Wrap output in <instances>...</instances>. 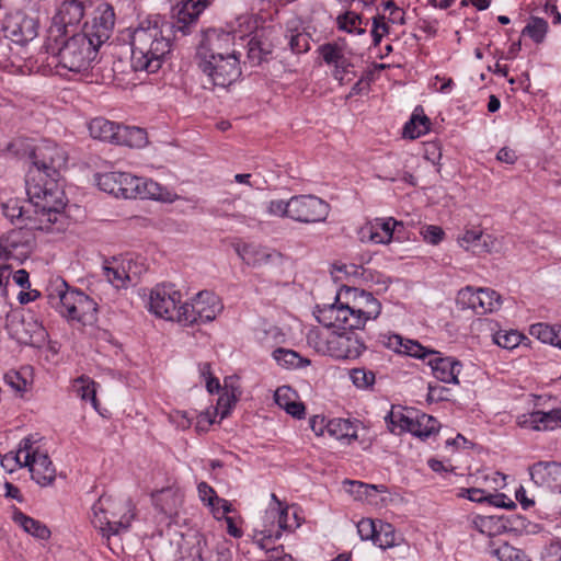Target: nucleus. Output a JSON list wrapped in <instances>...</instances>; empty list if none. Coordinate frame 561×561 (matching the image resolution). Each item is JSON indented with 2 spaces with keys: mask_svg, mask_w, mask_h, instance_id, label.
<instances>
[{
  "mask_svg": "<svg viewBox=\"0 0 561 561\" xmlns=\"http://www.w3.org/2000/svg\"><path fill=\"white\" fill-rule=\"evenodd\" d=\"M195 61L204 73L210 76V43L208 30L201 32V41L196 48Z\"/></svg>",
  "mask_w": 561,
  "mask_h": 561,
  "instance_id": "nucleus-44",
  "label": "nucleus"
},
{
  "mask_svg": "<svg viewBox=\"0 0 561 561\" xmlns=\"http://www.w3.org/2000/svg\"><path fill=\"white\" fill-rule=\"evenodd\" d=\"M458 304L478 314L493 312L501 307V296L493 289L466 287L458 293Z\"/></svg>",
  "mask_w": 561,
  "mask_h": 561,
  "instance_id": "nucleus-18",
  "label": "nucleus"
},
{
  "mask_svg": "<svg viewBox=\"0 0 561 561\" xmlns=\"http://www.w3.org/2000/svg\"><path fill=\"white\" fill-rule=\"evenodd\" d=\"M181 318L178 323L185 327L206 324L210 320V291L201 290L190 301L181 302Z\"/></svg>",
  "mask_w": 561,
  "mask_h": 561,
  "instance_id": "nucleus-20",
  "label": "nucleus"
},
{
  "mask_svg": "<svg viewBox=\"0 0 561 561\" xmlns=\"http://www.w3.org/2000/svg\"><path fill=\"white\" fill-rule=\"evenodd\" d=\"M378 524L370 518H363L357 523V531L362 540H371L376 536Z\"/></svg>",
  "mask_w": 561,
  "mask_h": 561,
  "instance_id": "nucleus-61",
  "label": "nucleus"
},
{
  "mask_svg": "<svg viewBox=\"0 0 561 561\" xmlns=\"http://www.w3.org/2000/svg\"><path fill=\"white\" fill-rule=\"evenodd\" d=\"M215 392L219 397L213 415V423L217 415H219L220 421L227 417L239 400L241 394L239 378L237 376H228L224 379V385L221 386L219 380L213 377V394Z\"/></svg>",
  "mask_w": 561,
  "mask_h": 561,
  "instance_id": "nucleus-21",
  "label": "nucleus"
},
{
  "mask_svg": "<svg viewBox=\"0 0 561 561\" xmlns=\"http://www.w3.org/2000/svg\"><path fill=\"white\" fill-rule=\"evenodd\" d=\"M26 194L33 207L32 215L26 216L31 228L44 233L59 232L66 228L68 201L59 176H46L38 170H28Z\"/></svg>",
  "mask_w": 561,
  "mask_h": 561,
  "instance_id": "nucleus-1",
  "label": "nucleus"
},
{
  "mask_svg": "<svg viewBox=\"0 0 561 561\" xmlns=\"http://www.w3.org/2000/svg\"><path fill=\"white\" fill-rule=\"evenodd\" d=\"M318 53L324 64L332 68V77L340 84L350 83L356 77L353 54L344 42L324 43L318 47Z\"/></svg>",
  "mask_w": 561,
  "mask_h": 561,
  "instance_id": "nucleus-13",
  "label": "nucleus"
},
{
  "mask_svg": "<svg viewBox=\"0 0 561 561\" xmlns=\"http://www.w3.org/2000/svg\"><path fill=\"white\" fill-rule=\"evenodd\" d=\"M236 511L237 508L229 501L219 497L215 490H213V518L216 519L220 527H224L226 518Z\"/></svg>",
  "mask_w": 561,
  "mask_h": 561,
  "instance_id": "nucleus-46",
  "label": "nucleus"
},
{
  "mask_svg": "<svg viewBox=\"0 0 561 561\" xmlns=\"http://www.w3.org/2000/svg\"><path fill=\"white\" fill-rule=\"evenodd\" d=\"M49 304L68 321L92 325L98 320V302L81 290L58 282L48 294Z\"/></svg>",
  "mask_w": 561,
  "mask_h": 561,
  "instance_id": "nucleus-6",
  "label": "nucleus"
},
{
  "mask_svg": "<svg viewBox=\"0 0 561 561\" xmlns=\"http://www.w3.org/2000/svg\"><path fill=\"white\" fill-rule=\"evenodd\" d=\"M430 118L424 114L422 106H416L403 127V136L410 139L419 138L430 130Z\"/></svg>",
  "mask_w": 561,
  "mask_h": 561,
  "instance_id": "nucleus-39",
  "label": "nucleus"
},
{
  "mask_svg": "<svg viewBox=\"0 0 561 561\" xmlns=\"http://www.w3.org/2000/svg\"><path fill=\"white\" fill-rule=\"evenodd\" d=\"M416 411L392 407L385 420L389 431L396 435L409 432Z\"/></svg>",
  "mask_w": 561,
  "mask_h": 561,
  "instance_id": "nucleus-34",
  "label": "nucleus"
},
{
  "mask_svg": "<svg viewBox=\"0 0 561 561\" xmlns=\"http://www.w3.org/2000/svg\"><path fill=\"white\" fill-rule=\"evenodd\" d=\"M325 333H317L320 342L318 351L340 359H354L362 355L366 348L363 339L355 329L327 328Z\"/></svg>",
  "mask_w": 561,
  "mask_h": 561,
  "instance_id": "nucleus-9",
  "label": "nucleus"
},
{
  "mask_svg": "<svg viewBox=\"0 0 561 561\" xmlns=\"http://www.w3.org/2000/svg\"><path fill=\"white\" fill-rule=\"evenodd\" d=\"M439 423L433 416L415 412L409 433L422 439L430 437L438 431Z\"/></svg>",
  "mask_w": 561,
  "mask_h": 561,
  "instance_id": "nucleus-41",
  "label": "nucleus"
},
{
  "mask_svg": "<svg viewBox=\"0 0 561 561\" xmlns=\"http://www.w3.org/2000/svg\"><path fill=\"white\" fill-rule=\"evenodd\" d=\"M458 243L465 250H472L474 253H490L495 240L490 234H483L480 229H469L458 238Z\"/></svg>",
  "mask_w": 561,
  "mask_h": 561,
  "instance_id": "nucleus-31",
  "label": "nucleus"
},
{
  "mask_svg": "<svg viewBox=\"0 0 561 561\" xmlns=\"http://www.w3.org/2000/svg\"><path fill=\"white\" fill-rule=\"evenodd\" d=\"M537 417L540 423V431H553L561 427V408L550 411H537Z\"/></svg>",
  "mask_w": 561,
  "mask_h": 561,
  "instance_id": "nucleus-53",
  "label": "nucleus"
},
{
  "mask_svg": "<svg viewBox=\"0 0 561 561\" xmlns=\"http://www.w3.org/2000/svg\"><path fill=\"white\" fill-rule=\"evenodd\" d=\"M272 542H267L266 548H261L264 550V558L261 561H293L290 554L285 552L282 546L271 547Z\"/></svg>",
  "mask_w": 561,
  "mask_h": 561,
  "instance_id": "nucleus-60",
  "label": "nucleus"
},
{
  "mask_svg": "<svg viewBox=\"0 0 561 561\" xmlns=\"http://www.w3.org/2000/svg\"><path fill=\"white\" fill-rule=\"evenodd\" d=\"M151 496L156 508L170 520H174L180 515L184 494L178 485L158 490Z\"/></svg>",
  "mask_w": 561,
  "mask_h": 561,
  "instance_id": "nucleus-24",
  "label": "nucleus"
},
{
  "mask_svg": "<svg viewBox=\"0 0 561 561\" xmlns=\"http://www.w3.org/2000/svg\"><path fill=\"white\" fill-rule=\"evenodd\" d=\"M542 561H561V540H553L546 546Z\"/></svg>",
  "mask_w": 561,
  "mask_h": 561,
  "instance_id": "nucleus-64",
  "label": "nucleus"
},
{
  "mask_svg": "<svg viewBox=\"0 0 561 561\" xmlns=\"http://www.w3.org/2000/svg\"><path fill=\"white\" fill-rule=\"evenodd\" d=\"M291 220L302 224L323 222L330 214V205L314 195L291 196Z\"/></svg>",
  "mask_w": 561,
  "mask_h": 561,
  "instance_id": "nucleus-16",
  "label": "nucleus"
},
{
  "mask_svg": "<svg viewBox=\"0 0 561 561\" xmlns=\"http://www.w3.org/2000/svg\"><path fill=\"white\" fill-rule=\"evenodd\" d=\"M116 145L141 149L148 145V135L144 128L119 125L116 134Z\"/></svg>",
  "mask_w": 561,
  "mask_h": 561,
  "instance_id": "nucleus-35",
  "label": "nucleus"
},
{
  "mask_svg": "<svg viewBox=\"0 0 561 561\" xmlns=\"http://www.w3.org/2000/svg\"><path fill=\"white\" fill-rule=\"evenodd\" d=\"M118 128V124L103 117H96L89 123L91 137L111 144H116V134Z\"/></svg>",
  "mask_w": 561,
  "mask_h": 561,
  "instance_id": "nucleus-37",
  "label": "nucleus"
},
{
  "mask_svg": "<svg viewBox=\"0 0 561 561\" xmlns=\"http://www.w3.org/2000/svg\"><path fill=\"white\" fill-rule=\"evenodd\" d=\"M102 270L115 289H127L139 278L144 266L131 257H112L103 262Z\"/></svg>",
  "mask_w": 561,
  "mask_h": 561,
  "instance_id": "nucleus-15",
  "label": "nucleus"
},
{
  "mask_svg": "<svg viewBox=\"0 0 561 561\" xmlns=\"http://www.w3.org/2000/svg\"><path fill=\"white\" fill-rule=\"evenodd\" d=\"M98 388L99 385L88 376H80L72 382V389L77 397L84 402H89L95 411L99 410L100 405L96 399Z\"/></svg>",
  "mask_w": 561,
  "mask_h": 561,
  "instance_id": "nucleus-38",
  "label": "nucleus"
},
{
  "mask_svg": "<svg viewBox=\"0 0 561 561\" xmlns=\"http://www.w3.org/2000/svg\"><path fill=\"white\" fill-rule=\"evenodd\" d=\"M99 46L83 33L71 34L57 41L46 37L45 49L58 69L72 72L87 70L98 56Z\"/></svg>",
  "mask_w": 561,
  "mask_h": 561,
  "instance_id": "nucleus-5",
  "label": "nucleus"
},
{
  "mask_svg": "<svg viewBox=\"0 0 561 561\" xmlns=\"http://www.w3.org/2000/svg\"><path fill=\"white\" fill-rule=\"evenodd\" d=\"M19 468H27L32 480L41 486H49L56 479V468L41 444L38 435H28L18 445Z\"/></svg>",
  "mask_w": 561,
  "mask_h": 561,
  "instance_id": "nucleus-7",
  "label": "nucleus"
},
{
  "mask_svg": "<svg viewBox=\"0 0 561 561\" xmlns=\"http://www.w3.org/2000/svg\"><path fill=\"white\" fill-rule=\"evenodd\" d=\"M548 31V23L540 18H533L524 27L523 35H528L535 43L543 42Z\"/></svg>",
  "mask_w": 561,
  "mask_h": 561,
  "instance_id": "nucleus-50",
  "label": "nucleus"
},
{
  "mask_svg": "<svg viewBox=\"0 0 561 561\" xmlns=\"http://www.w3.org/2000/svg\"><path fill=\"white\" fill-rule=\"evenodd\" d=\"M427 364L432 368L433 375L446 383L458 385V375L461 370V363L454 357H442L438 352H433Z\"/></svg>",
  "mask_w": 561,
  "mask_h": 561,
  "instance_id": "nucleus-27",
  "label": "nucleus"
},
{
  "mask_svg": "<svg viewBox=\"0 0 561 561\" xmlns=\"http://www.w3.org/2000/svg\"><path fill=\"white\" fill-rule=\"evenodd\" d=\"M106 497L113 505L107 513L112 519V527L115 528L118 535L121 531L129 528L135 517V507L129 500L114 499L112 496Z\"/></svg>",
  "mask_w": 561,
  "mask_h": 561,
  "instance_id": "nucleus-29",
  "label": "nucleus"
},
{
  "mask_svg": "<svg viewBox=\"0 0 561 561\" xmlns=\"http://www.w3.org/2000/svg\"><path fill=\"white\" fill-rule=\"evenodd\" d=\"M362 23H363L362 16L354 12H351V11H348L337 18L339 27L348 33L355 32L358 35L364 34L365 28L360 27Z\"/></svg>",
  "mask_w": 561,
  "mask_h": 561,
  "instance_id": "nucleus-52",
  "label": "nucleus"
},
{
  "mask_svg": "<svg viewBox=\"0 0 561 561\" xmlns=\"http://www.w3.org/2000/svg\"><path fill=\"white\" fill-rule=\"evenodd\" d=\"M146 297V307L154 317L176 323L187 319L180 316L182 293L174 284H158L149 289Z\"/></svg>",
  "mask_w": 561,
  "mask_h": 561,
  "instance_id": "nucleus-11",
  "label": "nucleus"
},
{
  "mask_svg": "<svg viewBox=\"0 0 561 561\" xmlns=\"http://www.w3.org/2000/svg\"><path fill=\"white\" fill-rule=\"evenodd\" d=\"M288 508L280 510L278 514V525L274 527L275 514L273 512L266 514V519L272 522V528L264 526L263 529H255L253 534V542L259 548H266L267 542L274 543L282 536V530L289 528L287 525Z\"/></svg>",
  "mask_w": 561,
  "mask_h": 561,
  "instance_id": "nucleus-30",
  "label": "nucleus"
},
{
  "mask_svg": "<svg viewBox=\"0 0 561 561\" xmlns=\"http://www.w3.org/2000/svg\"><path fill=\"white\" fill-rule=\"evenodd\" d=\"M421 234L427 243L438 244L445 237L444 230L434 225L425 226L421 229Z\"/></svg>",
  "mask_w": 561,
  "mask_h": 561,
  "instance_id": "nucleus-63",
  "label": "nucleus"
},
{
  "mask_svg": "<svg viewBox=\"0 0 561 561\" xmlns=\"http://www.w3.org/2000/svg\"><path fill=\"white\" fill-rule=\"evenodd\" d=\"M22 199L9 198L1 204L2 214L12 222L18 219H23L26 222V217L24 218V216L27 211L24 209Z\"/></svg>",
  "mask_w": 561,
  "mask_h": 561,
  "instance_id": "nucleus-49",
  "label": "nucleus"
},
{
  "mask_svg": "<svg viewBox=\"0 0 561 561\" xmlns=\"http://www.w3.org/2000/svg\"><path fill=\"white\" fill-rule=\"evenodd\" d=\"M401 539L391 524L379 522L373 542L381 549H388L400 545Z\"/></svg>",
  "mask_w": 561,
  "mask_h": 561,
  "instance_id": "nucleus-42",
  "label": "nucleus"
},
{
  "mask_svg": "<svg viewBox=\"0 0 561 561\" xmlns=\"http://www.w3.org/2000/svg\"><path fill=\"white\" fill-rule=\"evenodd\" d=\"M209 0H181L172 8V31H179L183 35L191 33L197 23L199 15L205 11Z\"/></svg>",
  "mask_w": 561,
  "mask_h": 561,
  "instance_id": "nucleus-19",
  "label": "nucleus"
},
{
  "mask_svg": "<svg viewBox=\"0 0 561 561\" xmlns=\"http://www.w3.org/2000/svg\"><path fill=\"white\" fill-rule=\"evenodd\" d=\"M171 24L160 14L141 19L129 30L130 65L135 71L156 73L173 50Z\"/></svg>",
  "mask_w": 561,
  "mask_h": 561,
  "instance_id": "nucleus-2",
  "label": "nucleus"
},
{
  "mask_svg": "<svg viewBox=\"0 0 561 561\" xmlns=\"http://www.w3.org/2000/svg\"><path fill=\"white\" fill-rule=\"evenodd\" d=\"M84 10L83 1L67 0L61 2L51 18L46 37H48L49 41H57L58 38L75 34V28L81 22Z\"/></svg>",
  "mask_w": 561,
  "mask_h": 561,
  "instance_id": "nucleus-14",
  "label": "nucleus"
},
{
  "mask_svg": "<svg viewBox=\"0 0 561 561\" xmlns=\"http://www.w3.org/2000/svg\"><path fill=\"white\" fill-rule=\"evenodd\" d=\"M5 330L18 343L42 347L48 334L38 317L32 311L13 310L7 314Z\"/></svg>",
  "mask_w": 561,
  "mask_h": 561,
  "instance_id": "nucleus-10",
  "label": "nucleus"
},
{
  "mask_svg": "<svg viewBox=\"0 0 561 561\" xmlns=\"http://www.w3.org/2000/svg\"><path fill=\"white\" fill-rule=\"evenodd\" d=\"M238 255L248 265L264 266L282 259L279 252L256 244L244 243L237 247Z\"/></svg>",
  "mask_w": 561,
  "mask_h": 561,
  "instance_id": "nucleus-28",
  "label": "nucleus"
},
{
  "mask_svg": "<svg viewBox=\"0 0 561 561\" xmlns=\"http://www.w3.org/2000/svg\"><path fill=\"white\" fill-rule=\"evenodd\" d=\"M112 506L113 505L107 501V497L103 495L92 505L91 508V523L104 537L117 535L115 528L112 527V519L107 513Z\"/></svg>",
  "mask_w": 561,
  "mask_h": 561,
  "instance_id": "nucleus-32",
  "label": "nucleus"
},
{
  "mask_svg": "<svg viewBox=\"0 0 561 561\" xmlns=\"http://www.w3.org/2000/svg\"><path fill=\"white\" fill-rule=\"evenodd\" d=\"M242 524L243 519L237 510L226 518L224 527L221 528L225 529L229 536L233 538H241L243 536Z\"/></svg>",
  "mask_w": 561,
  "mask_h": 561,
  "instance_id": "nucleus-57",
  "label": "nucleus"
},
{
  "mask_svg": "<svg viewBox=\"0 0 561 561\" xmlns=\"http://www.w3.org/2000/svg\"><path fill=\"white\" fill-rule=\"evenodd\" d=\"M98 187L115 197L153 199L173 203L179 196L170 187L149 178L137 176L128 172L110 171L95 175Z\"/></svg>",
  "mask_w": 561,
  "mask_h": 561,
  "instance_id": "nucleus-4",
  "label": "nucleus"
},
{
  "mask_svg": "<svg viewBox=\"0 0 561 561\" xmlns=\"http://www.w3.org/2000/svg\"><path fill=\"white\" fill-rule=\"evenodd\" d=\"M493 342L500 347L506 350H513L519 345L522 341V334L517 331H497L492 336Z\"/></svg>",
  "mask_w": 561,
  "mask_h": 561,
  "instance_id": "nucleus-54",
  "label": "nucleus"
},
{
  "mask_svg": "<svg viewBox=\"0 0 561 561\" xmlns=\"http://www.w3.org/2000/svg\"><path fill=\"white\" fill-rule=\"evenodd\" d=\"M8 152L15 157H22L30 151L32 167L30 170H38L46 176H59V170L67 163V156L62 148L49 140H43L32 150L24 139H15L7 147Z\"/></svg>",
  "mask_w": 561,
  "mask_h": 561,
  "instance_id": "nucleus-8",
  "label": "nucleus"
},
{
  "mask_svg": "<svg viewBox=\"0 0 561 561\" xmlns=\"http://www.w3.org/2000/svg\"><path fill=\"white\" fill-rule=\"evenodd\" d=\"M350 377L352 382L360 389H366L374 385L375 375L370 370H366L365 368H354L350 371Z\"/></svg>",
  "mask_w": 561,
  "mask_h": 561,
  "instance_id": "nucleus-56",
  "label": "nucleus"
},
{
  "mask_svg": "<svg viewBox=\"0 0 561 561\" xmlns=\"http://www.w3.org/2000/svg\"><path fill=\"white\" fill-rule=\"evenodd\" d=\"M559 325H549L547 323H535L529 328V334L543 343L554 345L558 337Z\"/></svg>",
  "mask_w": 561,
  "mask_h": 561,
  "instance_id": "nucleus-47",
  "label": "nucleus"
},
{
  "mask_svg": "<svg viewBox=\"0 0 561 561\" xmlns=\"http://www.w3.org/2000/svg\"><path fill=\"white\" fill-rule=\"evenodd\" d=\"M272 44L262 36H255L248 43V57L254 64H261L272 53Z\"/></svg>",
  "mask_w": 561,
  "mask_h": 561,
  "instance_id": "nucleus-43",
  "label": "nucleus"
},
{
  "mask_svg": "<svg viewBox=\"0 0 561 561\" xmlns=\"http://www.w3.org/2000/svg\"><path fill=\"white\" fill-rule=\"evenodd\" d=\"M327 433L331 437L343 440L346 444H351L352 440L357 439L356 426L345 419L329 420L327 422Z\"/></svg>",
  "mask_w": 561,
  "mask_h": 561,
  "instance_id": "nucleus-36",
  "label": "nucleus"
},
{
  "mask_svg": "<svg viewBox=\"0 0 561 561\" xmlns=\"http://www.w3.org/2000/svg\"><path fill=\"white\" fill-rule=\"evenodd\" d=\"M115 24V13L111 5L103 3L99 5L90 23L85 25L83 34L101 47L105 43L113 31Z\"/></svg>",
  "mask_w": 561,
  "mask_h": 561,
  "instance_id": "nucleus-22",
  "label": "nucleus"
},
{
  "mask_svg": "<svg viewBox=\"0 0 561 561\" xmlns=\"http://www.w3.org/2000/svg\"><path fill=\"white\" fill-rule=\"evenodd\" d=\"M38 27L36 18L28 16L21 11L8 13L2 23L5 37L20 45L33 41L38 35Z\"/></svg>",
  "mask_w": 561,
  "mask_h": 561,
  "instance_id": "nucleus-17",
  "label": "nucleus"
},
{
  "mask_svg": "<svg viewBox=\"0 0 561 561\" xmlns=\"http://www.w3.org/2000/svg\"><path fill=\"white\" fill-rule=\"evenodd\" d=\"M35 231L27 222L25 227L13 229L0 238V261L23 263L35 248Z\"/></svg>",
  "mask_w": 561,
  "mask_h": 561,
  "instance_id": "nucleus-12",
  "label": "nucleus"
},
{
  "mask_svg": "<svg viewBox=\"0 0 561 561\" xmlns=\"http://www.w3.org/2000/svg\"><path fill=\"white\" fill-rule=\"evenodd\" d=\"M434 351L428 350L421 345L419 342L413 340H404L402 354L409 355L415 358H430Z\"/></svg>",
  "mask_w": 561,
  "mask_h": 561,
  "instance_id": "nucleus-58",
  "label": "nucleus"
},
{
  "mask_svg": "<svg viewBox=\"0 0 561 561\" xmlns=\"http://www.w3.org/2000/svg\"><path fill=\"white\" fill-rule=\"evenodd\" d=\"M403 227L402 221L392 217L376 218L363 228V236L376 244H388L394 238L399 228Z\"/></svg>",
  "mask_w": 561,
  "mask_h": 561,
  "instance_id": "nucleus-25",
  "label": "nucleus"
},
{
  "mask_svg": "<svg viewBox=\"0 0 561 561\" xmlns=\"http://www.w3.org/2000/svg\"><path fill=\"white\" fill-rule=\"evenodd\" d=\"M274 399L276 404L285 410L297 399V393L290 387L283 386L275 391Z\"/></svg>",
  "mask_w": 561,
  "mask_h": 561,
  "instance_id": "nucleus-59",
  "label": "nucleus"
},
{
  "mask_svg": "<svg viewBox=\"0 0 561 561\" xmlns=\"http://www.w3.org/2000/svg\"><path fill=\"white\" fill-rule=\"evenodd\" d=\"M352 300L332 304L318 310L317 319L325 328L363 329L367 321L376 320L381 312V304L371 293L350 288Z\"/></svg>",
  "mask_w": 561,
  "mask_h": 561,
  "instance_id": "nucleus-3",
  "label": "nucleus"
},
{
  "mask_svg": "<svg viewBox=\"0 0 561 561\" xmlns=\"http://www.w3.org/2000/svg\"><path fill=\"white\" fill-rule=\"evenodd\" d=\"M291 197L285 199H271L265 204V214L274 218L291 219Z\"/></svg>",
  "mask_w": 561,
  "mask_h": 561,
  "instance_id": "nucleus-48",
  "label": "nucleus"
},
{
  "mask_svg": "<svg viewBox=\"0 0 561 561\" xmlns=\"http://www.w3.org/2000/svg\"><path fill=\"white\" fill-rule=\"evenodd\" d=\"M12 519L26 534L35 538L47 539L50 535L49 529L43 523L25 515L21 511L15 510Z\"/></svg>",
  "mask_w": 561,
  "mask_h": 561,
  "instance_id": "nucleus-40",
  "label": "nucleus"
},
{
  "mask_svg": "<svg viewBox=\"0 0 561 561\" xmlns=\"http://www.w3.org/2000/svg\"><path fill=\"white\" fill-rule=\"evenodd\" d=\"M33 381L34 374L31 366L10 369L3 375V382L18 394H23L31 390Z\"/></svg>",
  "mask_w": 561,
  "mask_h": 561,
  "instance_id": "nucleus-33",
  "label": "nucleus"
},
{
  "mask_svg": "<svg viewBox=\"0 0 561 561\" xmlns=\"http://www.w3.org/2000/svg\"><path fill=\"white\" fill-rule=\"evenodd\" d=\"M288 45L294 54H304L310 49V36L305 32L290 31L286 35Z\"/></svg>",
  "mask_w": 561,
  "mask_h": 561,
  "instance_id": "nucleus-51",
  "label": "nucleus"
},
{
  "mask_svg": "<svg viewBox=\"0 0 561 561\" xmlns=\"http://www.w3.org/2000/svg\"><path fill=\"white\" fill-rule=\"evenodd\" d=\"M389 33V26L385 22L383 15H376L373 18L371 36L374 45H379L381 38Z\"/></svg>",
  "mask_w": 561,
  "mask_h": 561,
  "instance_id": "nucleus-62",
  "label": "nucleus"
},
{
  "mask_svg": "<svg viewBox=\"0 0 561 561\" xmlns=\"http://www.w3.org/2000/svg\"><path fill=\"white\" fill-rule=\"evenodd\" d=\"M241 70L236 51L213 54V85L226 88L234 82Z\"/></svg>",
  "mask_w": 561,
  "mask_h": 561,
  "instance_id": "nucleus-23",
  "label": "nucleus"
},
{
  "mask_svg": "<svg viewBox=\"0 0 561 561\" xmlns=\"http://www.w3.org/2000/svg\"><path fill=\"white\" fill-rule=\"evenodd\" d=\"M236 201L237 198L233 197V198H220L218 199V205H217V208H216V214L218 216H231L232 218L234 219H238V220H245V215H243L241 211L237 210L236 209Z\"/></svg>",
  "mask_w": 561,
  "mask_h": 561,
  "instance_id": "nucleus-55",
  "label": "nucleus"
},
{
  "mask_svg": "<svg viewBox=\"0 0 561 561\" xmlns=\"http://www.w3.org/2000/svg\"><path fill=\"white\" fill-rule=\"evenodd\" d=\"M531 480L540 486H547L561 493V463L538 461L529 468Z\"/></svg>",
  "mask_w": 561,
  "mask_h": 561,
  "instance_id": "nucleus-26",
  "label": "nucleus"
},
{
  "mask_svg": "<svg viewBox=\"0 0 561 561\" xmlns=\"http://www.w3.org/2000/svg\"><path fill=\"white\" fill-rule=\"evenodd\" d=\"M273 358L286 368H298L310 364V360L300 357L295 351L282 347L273 352Z\"/></svg>",
  "mask_w": 561,
  "mask_h": 561,
  "instance_id": "nucleus-45",
  "label": "nucleus"
}]
</instances>
